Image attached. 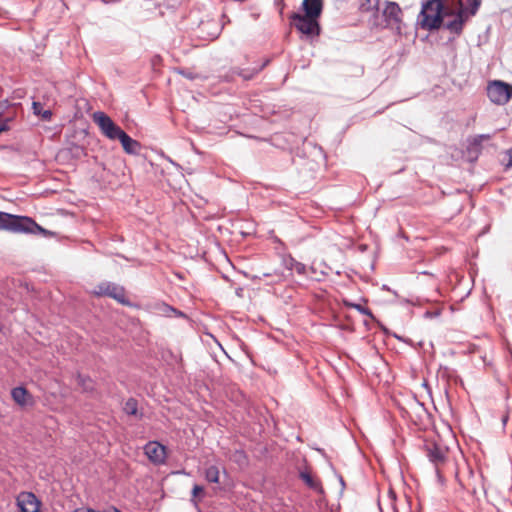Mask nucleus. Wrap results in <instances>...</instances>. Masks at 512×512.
I'll return each instance as SVG.
<instances>
[{"label":"nucleus","instance_id":"1","mask_svg":"<svg viewBox=\"0 0 512 512\" xmlns=\"http://www.w3.org/2000/svg\"><path fill=\"white\" fill-rule=\"evenodd\" d=\"M480 5L481 0H427L422 4L418 22L428 31L444 25L450 33L460 35Z\"/></svg>","mask_w":512,"mask_h":512},{"label":"nucleus","instance_id":"2","mask_svg":"<svg viewBox=\"0 0 512 512\" xmlns=\"http://www.w3.org/2000/svg\"><path fill=\"white\" fill-rule=\"evenodd\" d=\"M93 121L98 125L103 135H105L107 138L110 140L118 139L126 153L133 155L139 153L141 148L140 143L132 139L104 112H95L93 114Z\"/></svg>","mask_w":512,"mask_h":512},{"label":"nucleus","instance_id":"3","mask_svg":"<svg viewBox=\"0 0 512 512\" xmlns=\"http://www.w3.org/2000/svg\"><path fill=\"white\" fill-rule=\"evenodd\" d=\"M0 230L37 233L42 232L43 228L30 217L17 216L0 211Z\"/></svg>","mask_w":512,"mask_h":512},{"label":"nucleus","instance_id":"4","mask_svg":"<svg viewBox=\"0 0 512 512\" xmlns=\"http://www.w3.org/2000/svg\"><path fill=\"white\" fill-rule=\"evenodd\" d=\"M424 451L429 461L434 465L435 472L439 481H442V470L448 460L447 447L434 441H426L424 445Z\"/></svg>","mask_w":512,"mask_h":512},{"label":"nucleus","instance_id":"5","mask_svg":"<svg viewBox=\"0 0 512 512\" xmlns=\"http://www.w3.org/2000/svg\"><path fill=\"white\" fill-rule=\"evenodd\" d=\"M291 25L301 34L308 38L316 37L320 34L319 19L315 17H308L302 13H292L289 17Z\"/></svg>","mask_w":512,"mask_h":512},{"label":"nucleus","instance_id":"6","mask_svg":"<svg viewBox=\"0 0 512 512\" xmlns=\"http://www.w3.org/2000/svg\"><path fill=\"white\" fill-rule=\"evenodd\" d=\"M487 96L491 102L504 105L508 103L512 97V85L503 81H493L487 86Z\"/></svg>","mask_w":512,"mask_h":512},{"label":"nucleus","instance_id":"7","mask_svg":"<svg viewBox=\"0 0 512 512\" xmlns=\"http://www.w3.org/2000/svg\"><path fill=\"white\" fill-rule=\"evenodd\" d=\"M96 296H107L115 299L123 305H129L130 301L126 296L124 287L111 282H103L97 285L93 291Z\"/></svg>","mask_w":512,"mask_h":512},{"label":"nucleus","instance_id":"8","mask_svg":"<svg viewBox=\"0 0 512 512\" xmlns=\"http://www.w3.org/2000/svg\"><path fill=\"white\" fill-rule=\"evenodd\" d=\"M17 506L21 512H39L41 507L40 500L32 492H21L17 496Z\"/></svg>","mask_w":512,"mask_h":512},{"label":"nucleus","instance_id":"9","mask_svg":"<svg viewBox=\"0 0 512 512\" xmlns=\"http://www.w3.org/2000/svg\"><path fill=\"white\" fill-rule=\"evenodd\" d=\"M402 9L395 2H388L384 8L383 16L388 26L400 29L402 23Z\"/></svg>","mask_w":512,"mask_h":512},{"label":"nucleus","instance_id":"10","mask_svg":"<svg viewBox=\"0 0 512 512\" xmlns=\"http://www.w3.org/2000/svg\"><path fill=\"white\" fill-rule=\"evenodd\" d=\"M146 456L154 464H163L166 460V447L157 441H150L144 447Z\"/></svg>","mask_w":512,"mask_h":512},{"label":"nucleus","instance_id":"11","mask_svg":"<svg viewBox=\"0 0 512 512\" xmlns=\"http://www.w3.org/2000/svg\"><path fill=\"white\" fill-rule=\"evenodd\" d=\"M12 399L21 407L32 406L34 404L33 396L24 387H16L11 391Z\"/></svg>","mask_w":512,"mask_h":512},{"label":"nucleus","instance_id":"12","mask_svg":"<svg viewBox=\"0 0 512 512\" xmlns=\"http://www.w3.org/2000/svg\"><path fill=\"white\" fill-rule=\"evenodd\" d=\"M302 10L309 18L312 16L319 19L323 11V0H303Z\"/></svg>","mask_w":512,"mask_h":512},{"label":"nucleus","instance_id":"13","mask_svg":"<svg viewBox=\"0 0 512 512\" xmlns=\"http://www.w3.org/2000/svg\"><path fill=\"white\" fill-rule=\"evenodd\" d=\"M300 477L309 488H311L314 491L319 492V493L323 492V489H322L319 479L314 477L311 473L301 472Z\"/></svg>","mask_w":512,"mask_h":512},{"label":"nucleus","instance_id":"14","mask_svg":"<svg viewBox=\"0 0 512 512\" xmlns=\"http://www.w3.org/2000/svg\"><path fill=\"white\" fill-rule=\"evenodd\" d=\"M33 113L45 121H50L52 118L51 110H44L43 105L40 102L34 101L32 103Z\"/></svg>","mask_w":512,"mask_h":512},{"label":"nucleus","instance_id":"15","mask_svg":"<svg viewBox=\"0 0 512 512\" xmlns=\"http://www.w3.org/2000/svg\"><path fill=\"white\" fill-rule=\"evenodd\" d=\"M205 478L208 482L218 483L219 482V469L212 465L205 470Z\"/></svg>","mask_w":512,"mask_h":512},{"label":"nucleus","instance_id":"16","mask_svg":"<svg viewBox=\"0 0 512 512\" xmlns=\"http://www.w3.org/2000/svg\"><path fill=\"white\" fill-rule=\"evenodd\" d=\"M344 304L347 307H351V308L357 310L359 313H361L363 315H367V316L372 317V313H371L370 309H368L367 307L362 306L361 304L351 303V302H348V301H344Z\"/></svg>","mask_w":512,"mask_h":512},{"label":"nucleus","instance_id":"17","mask_svg":"<svg viewBox=\"0 0 512 512\" xmlns=\"http://www.w3.org/2000/svg\"><path fill=\"white\" fill-rule=\"evenodd\" d=\"M124 411L128 415H135L137 413V401L135 399H128L124 406Z\"/></svg>","mask_w":512,"mask_h":512},{"label":"nucleus","instance_id":"18","mask_svg":"<svg viewBox=\"0 0 512 512\" xmlns=\"http://www.w3.org/2000/svg\"><path fill=\"white\" fill-rule=\"evenodd\" d=\"M11 120H12L11 117L3 116L0 113V133L4 132V131H7L9 129V123H10Z\"/></svg>","mask_w":512,"mask_h":512},{"label":"nucleus","instance_id":"19","mask_svg":"<svg viewBox=\"0 0 512 512\" xmlns=\"http://www.w3.org/2000/svg\"><path fill=\"white\" fill-rule=\"evenodd\" d=\"M290 268L295 270L298 274H304L306 271V267L304 264L297 262L292 259Z\"/></svg>","mask_w":512,"mask_h":512},{"label":"nucleus","instance_id":"20","mask_svg":"<svg viewBox=\"0 0 512 512\" xmlns=\"http://www.w3.org/2000/svg\"><path fill=\"white\" fill-rule=\"evenodd\" d=\"M203 487L199 485H194L192 490L193 497H197L199 494L203 493Z\"/></svg>","mask_w":512,"mask_h":512},{"label":"nucleus","instance_id":"21","mask_svg":"<svg viewBox=\"0 0 512 512\" xmlns=\"http://www.w3.org/2000/svg\"><path fill=\"white\" fill-rule=\"evenodd\" d=\"M80 380L82 381V384H83V387L85 390L92 388V381L90 379L84 380V379L80 378Z\"/></svg>","mask_w":512,"mask_h":512},{"label":"nucleus","instance_id":"22","mask_svg":"<svg viewBox=\"0 0 512 512\" xmlns=\"http://www.w3.org/2000/svg\"><path fill=\"white\" fill-rule=\"evenodd\" d=\"M73 512H100V511L92 509V508L81 507V508L75 509Z\"/></svg>","mask_w":512,"mask_h":512},{"label":"nucleus","instance_id":"23","mask_svg":"<svg viewBox=\"0 0 512 512\" xmlns=\"http://www.w3.org/2000/svg\"><path fill=\"white\" fill-rule=\"evenodd\" d=\"M379 1L380 0H367L368 4H369V8H377L378 5H379Z\"/></svg>","mask_w":512,"mask_h":512},{"label":"nucleus","instance_id":"24","mask_svg":"<svg viewBox=\"0 0 512 512\" xmlns=\"http://www.w3.org/2000/svg\"><path fill=\"white\" fill-rule=\"evenodd\" d=\"M100 512H121L118 508L116 507H110L108 509H105L103 511H100Z\"/></svg>","mask_w":512,"mask_h":512},{"label":"nucleus","instance_id":"25","mask_svg":"<svg viewBox=\"0 0 512 512\" xmlns=\"http://www.w3.org/2000/svg\"><path fill=\"white\" fill-rule=\"evenodd\" d=\"M508 154H509V163H508V165L512 166V150H510Z\"/></svg>","mask_w":512,"mask_h":512},{"label":"nucleus","instance_id":"26","mask_svg":"<svg viewBox=\"0 0 512 512\" xmlns=\"http://www.w3.org/2000/svg\"><path fill=\"white\" fill-rule=\"evenodd\" d=\"M481 140L485 139V140H488L490 139V136L489 135H480L478 136Z\"/></svg>","mask_w":512,"mask_h":512},{"label":"nucleus","instance_id":"27","mask_svg":"<svg viewBox=\"0 0 512 512\" xmlns=\"http://www.w3.org/2000/svg\"><path fill=\"white\" fill-rule=\"evenodd\" d=\"M169 310L173 311V312H176V310L172 307H167Z\"/></svg>","mask_w":512,"mask_h":512}]
</instances>
